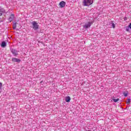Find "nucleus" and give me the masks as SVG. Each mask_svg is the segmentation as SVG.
Returning <instances> with one entry per match:
<instances>
[{
	"mask_svg": "<svg viewBox=\"0 0 131 131\" xmlns=\"http://www.w3.org/2000/svg\"><path fill=\"white\" fill-rule=\"evenodd\" d=\"M94 4V0H83V5L84 7H90L91 5Z\"/></svg>",
	"mask_w": 131,
	"mask_h": 131,
	"instance_id": "f257e3e1",
	"label": "nucleus"
},
{
	"mask_svg": "<svg viewBox=\"0 0 131 131\" xmlns=\"http://www.w3.org/2000/svg\"><path fill=\"white\" fill-rule=\"evenodd\" d=\"M31 24L33 26V29H34V30H37L39 28V26L38 25V24L36 23V21H32Z\"/></svg>",
	"mask_w": 131,
	"mask_h": 131,
	"instance_id": "f03ea898",
	"label": "nucleus"
},
{
	"mask_svg": "<svg viewBox=\"0 0 131 131\" xmlns=\"http://www.w3.org/2000/svg\"><path fill=\"white\" fill-rule=\"evenodd\" d=\"M94 23V21H89L87 24H85L83 26V28L85 29H88V28H90L92 25Z\"/></svg>",
	"mask_w": 131,
	"mask_h": 131,
	"instance_id": "7ed1b4c3",
	"label": "nucleus"
},
{
	"mask_svg": "<svg viewBox=\"0 0 131 131\" xmlns=\"http://www.w3.org/2000/svg\"><path fill=\"white\" fill-rule=\"evenodd\" d=\"M10 51L14 57H17V56H18V53H19L18 51L13 48H10Z\"/></svg>",
	"mask_w": 131,
	"mask_h": 131,
	"instance_id": "20e7f679",
	"label": "nucleus"
},
{
	"mask_svg": "<svg viewBox=\"0 0 131 131\" xmlns=\"http://www.w3.org/2000/svg\"><path fill=\"white\" fill-rule=\"evenodd\" d=\"M66 5V2L64 1H61V2L59 3L60 8H64V7H65Z\"/></svg>",
	"mask_w": 131,
	"mask_h": 131,
	"instance_id": "39448f33",
	"label": "nucleus"
},
{
	"mask_svg": "<svg viewBox=\"0 0 131 131\" xmlns=\"http://www.w3.org/2000/svg\"><path fill=\"white\" fill-rule=\"evenodd\" d=\"M71 100V98H70V97L67 96L66 97V102H67V103H69Z\"/></svg>",
	"mask_w": 131,
	"mask_h": 131,
	"instance_id": "423d86ee",
	"label": "nucleus"
},
{
	"mask_svg": "<svg viewBox=\"0 0 131 131\" xmlns=\"http://www.w3.org/2000/svg\"><path fill=\"white\" fill-rule=\"evenodd\" d=\"M12 61L13 62H17V63H19V62H20L21 60L18 58H12Z\"/></svg>",
	"mask_w": 131,
	"mask_h": 131,
	"instance_id": "0eeeda50",
	"label": "nucleus"
},
{
	"mask_svg": "<svg viewBox=\"0 0 131 131\" xmlns=\"http://www.w3.org/2000/svg\"><path fill=\"white\" fill-rule=\"evenodd\" d=\"M110 25L113 27V28H115V24H114V23H113V21H112L110 23Z\"/></svg>",
	"mask_w": 131,
	"mask_h": 131,
	"instance_id": "6e6552de",
	"label": "nucleus"
},
{
	"mask_svg": "<svg viewBox=\"0 0 131 131\" xmlns=\"http://www.w3.org/2000/svg\"><path fill=\"white\" fill-rule=\"evenodd\" d=\"M6 46H7V43H6V42L5 41H3L1 44V47H2V48H5V47Z\"/></svg>",
	"mask_w": 131,
	"mask_h": 131,
	"instance_id": "1a4fd4ad",
	"label": "nucleus"
},
{
	"mask_svg": "<svg viewBox=\"0 0 131 131\" xmlns=\"http://www.w3.org/2000/svg\"><path fill=\"white\" fill-rule=\"evenodd\" d=\"M13 19H14V14H11V16L9 17V19L10 20V21H13Z\"/></svg>",
	"mask_w": 131,
	"mask_h": 131,
	"instance_id": "9d476101",
	"label": "nucleus"
},
{
	"mask_svg": "<svg viewBox=\"0 0 131 131\" xmlns=\"http://www.w3.org/2000/svg\"><path fill=\"white\" fill-rule=\"evenodd\" d=\"M123 94L124 97H127V95H128V93L127 92V91L123 92Z\"/></svg>",
	"mask_w": 131,
	"mask_h": 131,
	"instance_id": "9b49d317",
	"label": "nucleus"
},
{
	"mask_svg": "<svg viewBox=\"0 0 131 131\" xmlns=\"http://www.w3.org/2000/svg\"><path fill=\"white\" fill-rule=\"evenodd\" d=\"M17 24V23H14L13 25H12V27H13V29H16V25Z\"/></svg>",
	"mask_w": 131,
	"mask_h": 131,
	"instance_id": "f8f14e48",
	"label": "nucleus"
},
{
	"mask_svg": "<svg viewBox=\"0 0 131 131\" xmlns=\"http://www.w3.org/2000/svg\"><path fill=\"white\" fill-rule=\"evenodd\" d=\"M129 28H130L129 26L126 27L125 28L126 31H127V32L129 31Z\"/></svg>",
	"mask_w": 131,
	"mask_h": 131,
	"instance_id": "ddd939ff",
	"label": "nucleus"
},
{
	"mask_svg": "<svg viewBox=\"0 0 131 131\" xmlns=\"http://www.w3.org/2000/svg\"><path fill=\"white\" fill-rule=\"evenodd\" d=\"M114 102H115V103H116L117 102H118V101H119V99L117 98V99H113Z\"/></svg>",
	"mask_w": 131,
	"mask_h": 131,
	"instance_id": "4468645a",
	"label": "nucleus"
},
{
	"mask_svg": "<svg viewBox=\"0 0 131 131\" xmlns=\"http://www.w3.org/2000/svg\"><path fill=\"white\" fill-rule=\"evenodd\" d=\"M3 15V9L0 8V16H2Z\"/></svg>",
	"mask_w": 131,
	"mask_h": 131,
	"instance_id": "2eb2a0df",
	"label": "nucleus"
},
{
	"mask_svg": "<svg viewBox=\"0 0 131 131\" xmlns=\"http://www.w3.org/2000/svg\"><path fill=\"white\" fill-rule=\"evenodd\" d=\"M130 103V99H128L127 101H126V103L128 104Z\"/></svg>",
	"mask_w": 131,
	"mask_h": 131,
	"instance_id": "dca6fc26",
	"label": "nucleus"
},
{
	"mask_svg": "<svg viewBox=\"0 0 131 131\" xmlns=\"http://www.w3.org/2000/svg\"><path fill=\"white\" fill-rule=\"evenodd\" d=\"M129 27H130V29H131V23L129 24Z\"/></svg>",
	"mask_w": 131,
	"mask_h": 131,
	"instance_id": "f3484780",
	"label": "nucleus"
},
{
	"mask_svg": "<svg viewBox=\"0 0 131 131\" xmlns=\"http://www.w3.org/2000/svg\"><path fill=\"white\" fill-rule=\"evenodd\" d=\"M86 131H91V130H86Z\"/></svg>",
	"mask_w": 131,
	"mask_h": 131,
	"instance_id": "a211bd4d",
	"label": "nucleus"
}]
</instances>
